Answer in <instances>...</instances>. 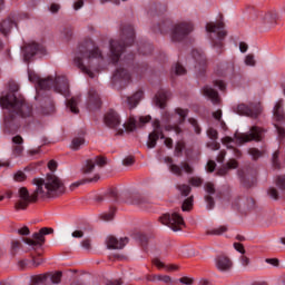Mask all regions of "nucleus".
Masks as SVG:
<instances>
[{"mask_svg":"<svg viewBox=\"0 0 285 285\" xmlns=\"http://www.w3.org/2000/svg\"><path fill=\"white\" fill-rule=\"evenodd\" d=\"M28 78L31 83H36L37 94L35 96L36 101L39 104V112L41 115H52L56 110L55 101L43 90H50L53 88L55 92L68 97L70 95V85L68 78L65 76H49L41 78L37 72L29 70Z\"/></svg>","mask_w":285,"mask_h":285,"instance_id":"obj_1","label":"nucleus"},{"mask_svg":"<svg viewBox=\"0 0 285 285\" xmlns=\"http://www.w3.org/2000/svg\"><path fill=\"white\" fill-rule=\"evenodd\" d=\"M0 106L7 110L4 114V130L7 132H17L21 126L20 119L32 117V107L26 102L23 97L7 94L0 97Z\"/></svg>","mask_w":285,"mask_h":285,"instance_id":"obj_2","label":"nucleus"},{"mask_svg":"<svg viewBox=\"0 0 285 285\" xmlns=\"http://www.w3.org/2000/svg\"><path fill=\"white\" fill-rule=\"evenodd\" d=\"M101 61H104V53H101L99 47H92V42L79 45L73 58V63H76L77 68L91 79H95V72L101 70Z\"/></svg>","mask_w":285,"mask_h":285,"instance_id":"obj_3","label":"nucleus"},{"mask_svg":"<svg viewBox=\"0 0 285 285\" xmlns=\"http://www.w3.org/2000/svg\"><path fill=\"white\" fill-rule=\"evenodd\" d=\"M33 184L37 186V195L41 199H50L59 197L66 193V185L63 180L53 173L47 174V177L33 179Z\"/></svg>","mask_w":285,"mask_h":285,"instance_id":"obj_4","label":"nucleus"},{"mask_svg":"<svg viewBox=\"0 0 285 285\" xmlns=\"http://www.w3.org/2000/svg\"><path fill=\"white\" fill-rule=\"evenodd\" d=\"M121 41L110 40L109 42V57L112 63H119V60L121 59V55L124 53L126 46H132V43L135 42V29L132 28V26L124 24L121 27Z\"/></svg>","mask_w":285,"mask_h":285,"instance_id":"obj_5","label":"nucleus"},{"mask_svg":"<svg viewBox=\"0 0 285 285\" xmlns=\"http://www.w3.org/2000/svg\"><path fill=\"white\" fill-rule=\"evenodd\" d=\"M39 195L37 194V188L33 194L30 195V191H28V188L21 187L18 190V200L14 205L16 210H26L32 202H37V198Z\"/></svg>","mask_w":285,"mask_h":285,"instance_id":"obj_6","label":"nucleus"},{"mask_svg":"<svg viewBox=\"0 0 285 285\" xmlns=\"http://www.w3.org/2000/svg\"><path fill=\"white\" fill-rule=\"evenodd\" d=\"M233 112L240 115L242 117H250L252 119H257L262 115V106L259 105H246L238 104L232 107Z\"/></svg>","mask_w":285,"mask_h":285,"instance_id":"obj_7","label":"nucleus"},{"mask_svg":"<svg viewBox=\"0 0 285 285\" xmlns=\"http://www.w3.org/2000/svg\"><path fill=\"white\" fill-rule=\"evenodd\" d=\"M159 220L164 226L171 228L174 233L181 230V226H184V217L178 213L165 214L159 217Z\"/></svg>","mask_w":285,"mask_h":285,"instance_id":"obj_8","label":"nucleus"},{"mask_svg":"<svg viewBox=\"0 0 285 285\" xmlns=\"http://www.w3.org/2000/svg\"><path fill=\"white\" fill-rule=\"evenodd\" d=\"M266 129L259 126H252L248 132L238 135L236 139L239 144H247V141H262Z\"/></svg>","mask_w":285,"mask_h":285,"instance_id":"obj_9","label":"nucleus"},{"mask_svg":"<svg viewBox=\"0 0 285 285\" xmlns=\"http://www.w3.org/2000/svg\"><path fill=\"white\" fill-rule=\"evenodd\" d=\"M194 28L191 23L180 22L174 26L171 29V41L179 42L184 41V39L193 32Z\"/></svg>","mask_w":285,"mask_h":285,"instance_id":"obj_10","label":"nucleus"},{"mask_svg":"<svg viewBox=\"0 0 285 285\" xmlns=\"http://www.w3.org/2000/svg\"><path fill=\"white\" fill-rule=\"evenodd\" d=\"M108 164V160H106V157L102 156H95L92 158H89L85 160L81 173L82 175H92V171L98 168H104Z\"/></svg>","mask_w":285,"mask_h":285,"instance_id":"obj_11","label":"nucleus"},{"mask_svg":"<svg viewBox=\"0 0 285 285\" xmlns=\"http://www.w3.org/2000/svg\"><path fill=\"white\" fill-rule=\"evenodd\" d=\"M206 31L217 33V40L213 39L212 43L214 48H222L224 46L222 40L226 37V30H224V22H209L206 24Z\"/></svg>","mask_w":285,"mask_h":285,"instance_id":"obj_12","label":"nucleus"},{"mask_svg":"<svg viewBox=\"0 0 285 285\" xmlns=\"http://www.w3.org/2000/svg\"><path fill=\"white\" fill-rule=\"evenodd\" d=\"M153 128L154 130L148 135L146 142L149 150L157 147V141H159V139H165L164 129L161 128V122H159V120L156 119L153 121Z\"/></svg>","mask_w":285,"mask_h":285,"instance_id":"obj_13","label":"nucleus"},{"mask_svg":"<svg viewBox=\"0 0 285 285\" xmlns=\"http://www.w3.org/2000/svg\"><path fill=\"white\" fill-rule=\"evenodd\" d=\"M165 161L166 164H170L169 170L170 173H173V175H177V177H181L184 173H186L187 175H193V173H195V169L193 168V166H190V164L186 161L180 163V166L173 164V158L170 157H166Z\"/></svg>","mask_w":285,"mask_h":285,"instance_id":"obj_14","label":"nucleus"},{"mask_svg":"<svg viewBox=\"0 0 285 285\" xmlns=\"http://www.w3.org/2000/svg\"><path fill=\"white\" fill-rule=\"evenodd\" d=\"M55 233V229L43 227L38 233H35L32 235V238H23L24 244H28V246H43V243L46 242L45 235H50Z\"/></svg>","mask_w":285,"mask_h":285,"instance_id":"obj_15","label":"nucleus"},{"mask_svg":"<svg viewBox=\"0 0 285 285\" xmlns=\"http://www.w3.org/2000/svg\"><path fill=\"white\" fill-rule=\"evenodd\" d=\"M23 60L30 61L35 55H46V47L37 42H31L22 49Z\"/></svg>","mask_w":285,"mask_h":285,"instance_id":"obj_16","label":"nucleus"},{"mask_svg":"<svg viewBox=\"0 0 285 285\" xmlns=\"http://www.w3.org/2000/svg\"><path fill=\"white\" fill-rule=\"evenodd\" d=\"M105 124L108 128H112L117 130V135H124V128H119L121 126V119L119 118V114L115 110H109L105 115Z\"/></svg>","mask_w":285,"mask_h":285,"instance_id":"obj_17","label":"nucleus"},{"mask_svg":"<svg viewBox=\"0 0 285 285\" xmlns=\"http://www.w3.org/2000/svg\"><path fill=\"white\" fill-rule=\"evenodd\" d=\"M176 115H178V121L173 124V125H167L165 126V130L167 132H176V135H181L183 130H181V124H184V121H186V117H188V110L186 109H181V108H177L175 110Z\"/></svg>","mask_w":285,"mask_h":285,"instance_id":"obj_18","label":"nucleus"},{"mask_svg":"<svg viewBox=\"0 0 285 285\" xmlns=\"http://www.w3.org/2000/svg\"><path fill=\"white\" fill-rule=\"evenodd\" d=\"M153 119L150 116H141L139 119L129 118V120L122 125V128L126 130V132H132L134 130H137V128H142V126H146Z\"/></svg>","mask_w":285,"mask_h":285,"instance_id":"obj_19","label":"nucleus"},{"mask_svg":"<svg viewBox=\"0 0 285 285\" xmlns=\"http://www.w3.org/2000/svg\"><path fill=\"white\" fill-rule=\"evenodd\" d=\"M87 108L90 110H98V108H101V97H99V94L95 88H90L88 91Z\"/></svg>","mask_w":285,"mask_h":285,"instance_id":"obj_20","label":"nucleus"},{"mask_svg":"<svg viewBox=\"0 0 285 285\" xmlns=\"http://www.w3.org/2000/svg\"><path fill=\"white\" fill-rule=\"evenodd\" d=\"M215 265L222 273H228L233 268V261L226 255H218L215 258Z\"/></svg>","mask_w":285,"mask_h":285,"instance_id":"obj_21","label":"nucleus"},{"mask_svg":"<svg viewBox=\"0 0 285 285\" xmlns=\"http://www.w3.org/2000/svg\"><path fill=\"white\" fill-rule=\"evenodd\" d=\"M128 237L117 239L115 236H108L106 239L107 248L112 250H121L128 244Z\"/></svg>","mask_w":285,"mask_h":285,"instance_id":"obj_22","label":"nucleus"},{"mask_svg":"<svg viewBox=\"0 0 285 285\" xmlns=\"http://www.w3.org/2000/svg\"><path fill=\"white\" fill-rule=\"evenodd\" d=\"M205 193H207V195L205 196L207 209L213 210L215 208V199H213L210 195H215V184L206 183L205 184Z\"/></svg>","mask_w":285,"mask_h":285,"instance_id":"obj_23","label":"nucleus"},{"mask_svg":"<svg viewBox=\"0 0 285 285\" xmlns=\"http://www.w3.org/2000/svg\"><path fill=\"white\" fill-rule=\"evenodd\" d=\"M144 99V91L139 90L136 94H134L130 97H122V100L125 101V104H127V106L132 109V108H137V106L139 105V102Z\"/></svg>","mask_w":285,"mask_h":285,"instance_id":"obj_24","label":"nucleus"},{"mask_svg":"<svg viewBox=\"0 0 285 285\" xmlns=\"http://www.w3.org/2000/svg\"><path fill=\"white\" fill-rule=\"evenodd\" d=\"M112 80L117 81H130V72L124 67H118L112 76Z\"/></svg>","mask_w":285,"mask_h":285,"instance_id":"obj_25","label":"nucleus"},{"mask_svg":"<svg viewBox=\"0 0 285 285\" xmlns=\"http://www.w3.org/2000/svg\"><path fill=\"white\" fill-rule=\"evenodd\" d=\"M13 26H17V18L11 16L7 20L0 22V32H2V35H8L12 30Z\"/></svg>","mask_w":285,"mask_h":285,"instance_id":"obj_26","label":"nucleus"},{"mask_svg":"<svg viewBox=\"0 0 285 285\" xmlns=\"http://www.w3.org/2000/svg\"><path fill=\"white\" fill-rule=\"evenodd\" d=\"M170 99V92L161 90L156 95L155 104L158 108H166V102Z\"/></svg>","mask_w":285,"mask_h":285,"instance_id":"obj_27","label":"nucleus"},{"mask_svg":"<svg viewBox=\"0 0 285 285\" xmlns=\"http://www.w3.org/2000/svg\"><path fill=\"white\" fill-rule=\"evenodd\" d=\"M13 145V155L16 157H21L23 154V138L21 136H16L12 138Z\"/></svg>","mask_w":285,"mask_h":285,"instance_id":"obj_28","label":"nucleus"},{"mask_svg":"<svg viewBox=\"0 0 285 285\" xmlns=\"http://www.w3.org/2000/svg\"><path fill=\"white\" fill-rule=\"evenodd\" d=\"M239 163L235 159H229L228 163L220 169H218L217 175L219 177H224L225 175H228L229 170H235V168H238Z\"/></svg>","mask_w":285,"mask_h":285,"instance_id":"obj_29","label":"nucleus"},{"mask_svg":"<svg viewBox=\"0 0 285 285\" xmlns=\"http://www.w3.org/2000/svg\"><path fill=\"white\" fill-rule=\"evenodd\" d=\"M274 117L276 121H285L284 100H278L274 107Z\"/></svg>","mask_w":285,"mask_h":285,"instance_id":"obj_30","label":"nucleus"},{"mask_svg":"<svg viewBox=\"0 0 285 285\" xmlns=\"http://www.w3.org/2000/svg\"><path fill=\"white\" fill-rule=\"evenodd\" d=\"M203 95L210 99L214 104H219V94L212 87L205 86L203 88Z\"/></svg>","mask_w":285,"mask_h":285,"instance_id":"obj_31","label":"nucleus"},{"mask_svg":"<svg viewBox=\"0 0 285 285\" xmlns=\"http://www.w3.org/2000/svg\"><path fill=\"white\" fill-rule=\"evenodd\" d=\"M191 57L194 58V60L196 61V66L195 68H204V66H206V57L204 56V53L197 49L191 51Z\"/></svg>","mask_w":285,"mask_h":285,"instance_id":"obj_32","label":"nucleus"},{"mask_svg":"<svg viewBox=\"0 0 285 285\" xmlns=\"http://www.w3.org/2000/svg\"><path fill=\"white\" fill-rule=\"evenodd\" d=\"M79 101H81L80 96L72 97L71 99L67 100V108L70 109V112H73V115H78L79 112Z\"/></svg>","mask_w":285,"mask_h":285,"instance_id":"obj_33","label":"nucleus"},{"mask_svg":"<svg viewBox=\"0 0 285 285\" xmlns=\"http://www.w3.org/2000/svg\"><path fill=\"white\" fill-rule=\"evenodd\" d=\"M85 144L86 138H83V136H78L72 139L70 148L71 150H79V148H81V146H83Z\"/></svg>","mask_w":285,"mask_h":285,"instance_id":"obj_34","label":"nucleus"},{"mask_svg":"<svg viewBox=\"0 0 285 285\" xmlns=\"http://www.w3.org/2000/svg\"><path fill=\"white\" fill-rule=\"evenodd\" d=\"M278 19H279V16L277 14V12H269L265 14L264 21L269 26H275Z\"/></svg>","mask_w":285,"mask_h":285,"instance_id":"obj_35","label":"nucleus"},{"mask_svg":"<svg viewBox=\"0 0 285 285\" xmlns=\"http://www.w3.org/2000/svg\"><path fill=\"white\" fill-rule=\"evenodd\" d=\"M222 141H223V144H225V146H227V148H232L235 157H242V151H239V149L233 148V146H230V144H233V138L225 137L222 139Z\"/></svg>","mask_w":285,"mask_h":285,"instance_id":"obj_36","label":"nucleus"},{"mask_svg":"<svg viewBox=\"0 0 285 285\" xmlns=\"http://www.w3.org/2000/svg\"><path fill=\"white\" fill-rule=\"evenodd\" d=\"M227 230H228V227L223 225V226H219V227H215V228L208 229L206 232V235L219 236V235H224V233H226Z\"/></svg>","mask_w":285,"mask_h":285,"instance_id":"obj_37","label":"nucleus"},{"mask_svg":"<svg viewBox=\"0 0 285 285\" xmlns=\"http://www.w3.org/2000/svg\"><path fill=\"white\" fill-rule=\"evenodd\" d=\"M275 186L281 190V193H285V175H281L275 178Z\"/></svg>","mask_w":285,"mask_h":285,"instance_id":"obj_38","label":"nucleus"},{"mask_svg":"<svg viewBox=\"0 0 285 285\" xmlns=\"http://www.w3.org/2000/svg\"><path fill=\"white\" fill-rule=\"evenodd\" d=\"M193 202H194V197L193 196H190L187 199H185L183 202V205H181V210L184 213H188L189 210H193Z\"/></svg>","mask_w":285,"mask_h":285,"instance_id":"obj_39","label":"nucleus"},{"mask_svg":"<svg viewBox=\"0 0 285 285\" xmlns=\"http://www.w3.org/2000/svg\"><path fill=\"white\" fill-rule=\"evenodd\" d=\"M177 190H179L180 195L183 197H188L190 195V185L181 184L176 186Z\"/></svg>","mask_w":285,"mask_h":285,"instance_id":"obj_40","label":"nucleus"},{"mask_svg":"<svg viewBox=\"0 0 285 285\" xmlns=\"http://www.w3.org/2000/svg\"><path fill=\"white\" fill-rule=\"evenodd\" d=\"M151 282H164V284H170L173 278H170L168 275H154Z\"/></svg>","mask_w":285,"mask_h":285,"instance_id":"obj_41","label":"nucleus"},{"mask_svg":"<svg viewBox=\"0 0 285 285\" xmlns=\"http://www.w3.org/2000/svg\"><path fill=\"white\" fill-rule=\"evenodd\" d=\"M46 279H48V276L46 274H40V275H37V276H32L31 277V285L43 284V282H46Z\"/></svg>","mask_w":285,"mask_h":285,"instance_id":"obj_42","label":"nucleus"},{"mask_svg":"<svg viewBox=\"0 0 285 285\" xmlns=\"http://www.w3.org/2000/svg\"><path fill=\"white\" fill-rule=\"evenodd\" d=\"M240 206H243L245 210H253L255 208V199L247 198L242 202Z\"/></svg>","mask_w":285,"mask_h":285,"instance_id":"obj_43","label":"nucleus"},{"mask_svg":"<svg viewBox=\"0 0 285 285\" xmlns=\"http://www.w3.org/2000/svg\"><path fill=\"white\" fill-rule=\"evenodd\" d=\"M189 184H190V186H194L195 188H199V186H202V184H204V179H202V177H198V176H193L189 178Z\"/></svg>","mask_w":285,"mask_h":285,"instance_id":"obj_44","label":"nucleus"},{"mask_svg":"<svg viewBox=\"0 0 285 285\" xmlns=\"http://www.w3.org/2000/svg\"><path fill=\"white\" fill-rule=\"evenodd\" d=\"M131 204H134L135 206H140V208H144V206H146L147 204V200L141 196H134Z\"/></svg>","mask_w":285,"mask_h":285,"instance_id":"obj_45","label":"nucleus"},{"mask_svg":"<svg viewBox=\"0 0 285 285\" xmlns=\"http://www.w3.org/2000/svg\"><path fill=\"white\" fill-rule=\"evenodd\" d=\"M114 217H115V208L110 209L109 213H105L100 215V218L104 222H112Z\"/></svg>","mask_w":285,"mask_h":285,"instance_id":"obj_46","label":"nucleus"},{"mask_svg":"<svg viewBox=\"0 0 285 285\" xmlns=\"http://www.w3.org/2000/svg\"><path fill=\"white\" fill-rule=\"evenodd\" d=\"M279 151L274 153L272 164L273 167L276 168V170H279L282 168V164H279Z\"/></svg>","mask_w":285,"mask_h":285,"instance_id":"obj_47","label":"nucleus"},{"mask_svg":"<svg viewBox=\"0 0 285 285\" xmlns=\"http://www.w3.org/2000/svg\"><path fill=\"white\" fill-rule=\"evenodd\" d=\"M185 145L181 141H178L175 147L174 155L175 157H181V153H184Z\"/></svg>","mask_w":285,"mask_h":285,"instance_id":"obj_48","label":"nucleus"},{"mask_svg":"<svg viewBox=\"0 0 285 285\" xmlns=\"http://www.w3.org/2000/svg\"><path fill=\"white\" fill-rule=\"evenodd\" d=\"M189 124L194 127L196 135L202 134V127H199V124L197 122V120H195V118H189Z\"/></svg>","mask_w":285,"mask_h":285,"instance_id":"obj_49","label":"nucleus"},{"mask_svg":"<svg viewBox=\"0 0 285 285\" xmlns=\"http://www.w3.org/2000/svg\"><path fill=\"white\" fill-rule=\"evenodd\" d=\"M174 72L178 76L186 75V68H184V66H181L180 63H176L174 67Z\"/></svg>","mask_w":285,"mask_h":285,"instance_id":"obj_50","label":"nucleus"},{"mask_svg":"<svg viewBox=\"0 0 285 285\" xmlns=\"http://www.w3.org/2000/svg\"><path fill=\"white\" fill-rule=\"evenodd\" d=\"M267 195L272 198V199H279V191H277V189L275 187H271L267 190Z\"/></svg>","mask_w":285,"mask_h":285,"instance_id":"obj_51","label":"nucleus"},{"mask_svg":"<svg viewBox=\"0 0 285 285\" xmlns=\"http://www.w3.org/2000/svg\"><path fill=\"white\" fill-rule=\"evenodd\" d=\"M61 272H56L55 274L51 275V282L52 284H60L61 283V277H62Z\"/></svg>","mask_w":285,"mask_h":285,"instance_id":"obj_52","label":"nucleus"},{"mask_svg":"<svg viewBox=\"0 0 285 285\" xmlns=\"http://www.w3.org/2000/svg\"><path fill=\"white\" fill-rule=\"evenodd\" d=\"M276 132L278 135V141H282V139H285V128L282 126L275 125Z\"/></svg>","mask_w":285,"mask_h":285,"instance_id":"obj_53","label":"nucleus"},{"mask_svg":"<svg viewBox=\"0 0 285 285\" xmlns=\"http://www.w3.org/2000/svg\"><path fill=\"white\" fill-rule=\"evenodd\" d=\"M248 153L253 157V159H259V157H262V151H259V149L257 148H250Z\"/></svg>","mask_w":285,"mask_h":285,"instance_id":"obj_54","label":"nucleus"},{"mask_svg":"<svg viewBox=\"0 0 285 285\" xmlns=\"http://www.w3.org/2000/svg\"><path fill=\"white\" fill-rule=\"evenodd\" d=\"M13 179H14L16 181H26L27 176H26V174H24L23 171H17V173L14 174Z\"/></svg>","mask_w":285,"mask_h":285,"instance_id":"obj_55","label":"nucleus"},{"mask_svg":"<svg viewBox=\"0 0 285 285\" xmlns=\"http://www.w3.org/2000/svg\"><path fill=\"white\" fill-rule=\"evenodd\" d=\"M207 135H208L209 138L213 139V141H215V140L217 139V137H218L217 129L209 128V129L207 130Z\"/></svg>","mask_w":285,"mask_h":285,"instance_id":"obj_56","label":"nucleus"},{"mask_svg":"<svg viewBox=\"0 0 285 285\" xmlns=\"http://www.w3.org/2000/svg\"><path fill=\"white\" fill-rule=\"evenodd\" d=\"M246 66H255V56L247 55L245 58Z\"/></svg>","mask_w":285,"mask_h":285,"instance_id":"obj_57","label":"nucleus"},{"mask_svg":"<svg viewBox=\"0 0 285 285\" xmlns=\"http://www.w3.org/2000/svg\"><path fill=\"white\" fill-rule=\"evenodd\" d=\"M234 248L235 250L240 253V255H244L246 253V249L244 248V245L242 243H235Z\"/></svg>","mask_w":285,"mask_h":285,"instance_id":"obj_58","label":"nucleus"},{"mask_svg":"<svg viewBox=\"0 0 285 285\" xmlns=\"http://www.w3.org/2000/svg\"><path fill=\"white\" fill-rule=\"evenodd\" d=\"M10 92H19V85L14 81L9 82Z\"/></svg>","mask_w":285,"mask_h":285,"instance_id":"obj_59","label":"nucleus"},{"mask_svg":"<svg viewBox=\"0 0 285 285\" xmlns=\"http://www.w3.org/2000/svg\"><path fill=\"white\" fill-rule=\"evenodd\" d=\"M122 164L125 166H132V164H135V157L132 156H128L122 160Z\"/></svg>","mask_w":285,"mask_h":285,"instance_id":"obj_60","label":"nucleus"},{"mask_svg":"<svg viewBox=\"0 0 285 285\" xmlns=\"http://www.w3.org/2000/svg\"><path fill=\"white\" fill-rule=\"evenodd\" d=\"M179 282H180V284L193 285L195 279L185 276V277L179 278Z\"/></svg>","mask_w":285,"mask_h":285,"instance_id":"obj_61","label":"nucleus"},{"mask_svg":"<svg viewBox=\"0 0 285 285\" xmlns=\"http://www.w3.org/2000/svg\"><path fill=\"white\" fill-rule=\"evenodd\" d=\"M265 262L266 264H271V266H275L276 268L279 266V259L277 258H267Z\"/></svg>","mask_w":285,"mask_h":285,"instance_id":"obj_62","label":"nucleus"},{"mask_svg":"<svg viewBox=\"0 0 285 285\" xmlns=\"http://www.w3.org/2000/svg\"><path fill=\"white\" fill-rule=\"evenodd\" d=\"M207 147H209L210 150H219V142L217 141H212L207 144Z\"/></svg>","mask_w":285,"mask_h":285,"instance_id":"obj_63","label":"nucleus"},{"mask_svg":"<svg viewBox=\"0 0 285 285\" xmlns=\"http://www.w3.org/2000/svg\"><path fill=\"white\" fill-rule=\"evenodd\" d=\"M276 282L278 285H285V274H281L277 278Z\"/></svg>","mask_w":285,"mask_h":285,"instance_id":"obj_64","label":"nucleus"}]
</instances>
